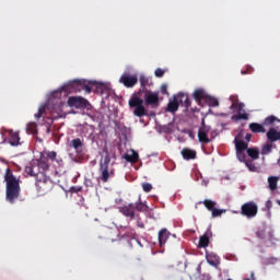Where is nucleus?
I'll use <instances>...</instances> for the list:
<instances>
[{
    "mask_svg": "<svg viewBox=\"0 0 280 280\" xmlns=\"http://www.w3.org/2000/svg\"><path fill=\"white\" fill-rule=\"evenodd\" d=\"M257 213H259V207L257 206V203H255V201L245 202L241 207V215H244L248 220H252V218H256Z\"/></svg>",
    "mask_w": 280,
    "mask_h": 280,
    "instance_id": "obj_5",
    "label": "nucleus"
},
{
    "mask_svg": "<svg viewBox=\"0 0 280 280\" xmlns=\"http://www.w3.org/2000/svg\"><path fill=\"white\" fill-rule=\"evenodd\" d=\"M236 151L245 152V150H248V142H245L244 140L237 139V137L234 139Z\"/></svg>",
    "mask_w": 280,
    "mask_h": 280,
    "instance_id": "obj_16",
    "label": "nucleus"
},
{
    "mask_svg": "<svg viewBox=\"0 0 280 280\" xmlns=\"http://www.w3.org/2000/svg\"><path fill=\"white\" fill-rule=\"evenodd\" d=\"M250 139H253V135H250V133H247L246 136H245V141H250Z\"/></svg>",
    "mask_w": 280,
    "mask_h": 280,
    "instance_id": "obj_51",
    "label": "nucleus"
},
{
    "mask_svg": "<svg viewBox=\"0 0 280 280\" xmlns=\"http://www.w3.org/2000/svg\"><path fill=\"white\" fill-rule=\"evenodd\" d=\"M139 78L137 74H132L130 72H124L119 79V83L126 86V89H132L133 86H137Z\"/></svg>",
    "mask_w": 280,
    "mask_h": 280,
    "instance_id": "obj_8",
    "label": "nucleus"
},
{
    "mask_svg": "<svg viewBox=\"0 0 280 280\" xmlns=\"http://www.w3.org/2000/svg\"><path fill=\"white\" fill-rule=\"evenodd\" d=\"M37 166L40 168L43 174L49 170V160L47 158H43L39 162H37Z\"/></svg>",
    "mask_w": 280,
    "mask_h": 280,
    "instance_id": "obj_22",
    "label": "nucleus"
},
{
    "mask_svg": "<svg viewBox=\"0 0 280 280\" xmlns=\"http://www.w3.org/2000/svg\"><path fill=\"white\" fill-rule=\"evenodd\" d=\"M265 125H261L259 122H250L249 124V130L254 132V135H259L266 132Z\"/></svg>",
    "mask_w": 280,
    "mask_h": 280,
    "instance_id": "obj_14",
    "label": "nucleus"
},
{
    "mask_svg": "<svg viewBox=\"0 0 280 280\" xmlns=\"http://www.w3.org/2000/svg\"><path fill=\"white\" fill-rule=\"evenodd\" d=\"M154 74H155V78H163V75H165V71L161 68H158L155 71H154Z\"/></svg>",
    "mask_w": 280,
    "mask_h": 280,
    "instance_id": "obj_44",
    "label": "nucleus"
},
{
    "mask_svg": "<svg viewBox=\"0 0 280 280\" xmlns=\"http://www.w3.org/2000/svg\"><path fill=\"white\" fill-rule=\"evenodd\" d=\"M279 261L278 258L275 257H269L267 259H265V266H270V265H275Z\"/></svg>",
    "mask_w": 280,
    "mask_h": 280,
    "instance_id": "obj_39",
    "label": "nucleus"
},
{
    "mask_svg": "<svg viewBox=\"0 0 280 280\" xmlns=\"http://www.w3.org/2000/svg\"><path fill=\"white\" fill-rule=\"evenodd\" d=\"M167 110L168 113H176L178 110V101L176 97L167 104Z\"/></svg>",
    "mask_w": 280,
    "mask_h": 280,
    "instance_id": "obj_27",
    "label": "nucleus"
},
{
    "mask_svg": "<svg viewBox=\"0 0 280 280\" xmlns=\"http://www.w3.org/2000/svg\"><path fill=\"white\" fill-rule=\"evenodd\" d=\"M257 237H259L260 240H264V231H258Z\"/></svg>",
    "mask_w": 280,
    "mask_h": 280,
    "instance_id": "obj_50",
    "label": "nucleus"
},
{
    "mask_svg": "<svg viewBox=\"0 0 280 280\" xmlns=\"http://www.w3.org/2000/svg\"><path fill=\"white\" fill-rule=\"evenodd\" d=\"M237 109H238V114L236 115V119H248V114L246 112H244V104L243 103H238L237 104ZM243 110V113H242Z\"/></svg>",
    "mask_w": 280,
    "mask_h": 280,
    "instance_id": "obj_20",
    "label": "nucleus"
},
{
    "mask_svg": "<svg viewBox=\"0 0 280 280\" xmlns=\"http://www.w3.org/2000/svg\"><path fill=\"white\" fill-rule=\"evenodd\" d=\"M118 211L125 215V218H130L135 220V203H129L118 208Z\"/></svg>",
    "mask_w": 280,
    "mask_h": 280,
    "instance_id": "obj_11",
    "label": "nucleus"
},
{
    "mask_svg": "<svg viewBox=\"0 0 280 280\" xmlns=\"http://www.w3.org/2000/svg\"><path fill=\"white\" fill-rule=\"evenodd\" d=\"M266 207H267V209H271L272 208V201L268 200L266 202Z\"/></svg>",
    "mask_w": 280,
    "mask_h": 280,
    "instance_id": "obj_52",
    "label": "nucleus"
},
{
    "mask_svg": "<svg viewBox=\"0 0 280 280\" xmlns=\"http://www.w3.org/2000/svg\"><path fill=\"white\" fill-rule=\"evenodd\" d=\"M244 163H245L246 167H248L249 172H255V170H257V166H255V164H253L252 161L247 160Z\"/></svg>",
    "mask_w": 280,
    "mask_h": 280,
    "instance_id": "obj_40",
    "label": "nucleus"
},
{
    "mask_svg": "<svg viewBox=\"0 0 280 280\" xmlns=\"http://www.w3.org/2000/svg\"><path fill=\"white\" fill-rule=\"evenodd\" d=\"M247 154L253 161H257L259 159V149L257 148H249L247 149Z\"/></svg>",
    "mask_w": 280,
    "mask_h": 280,
    "instance_id": "obj_26",
    "label": "nucleus"
},
{
    "mask_svg": "<svg viewBox=\"0 0 280 280\" xmlns=\"http://www.w3.org/2000/svg\"><path fill=\"white\" fill-rule=\"evenodd\" d=\"M236 158L241 163H245L246 160V153L244 151H236Z\"/></svg>",
    "mask_w": 280,
    "mask_h": 280,
    "instance_id": "obj_37",
    "label": "nucleus"
},
{
    "mask_svg": "<svg viewBox=\"0 0 280 280\" xmlns=\"http://www.w3.org/2000/svg\"><path fill=\"white\" fill-rule=\"evenodd\" d=\"M84 185H85L86 187H93V180H91V179H85Z\"/></svg>",
    "mask_w": 280,
    "mask_h": 280,
    "instance_id": "obj_49",
    "label": "nucleus"
},
{
    "mask_svg": "<svg viewBox=\"0 0 280 280\" xmlns=\"http://www.w3.org/2000/svg\"><path fill=\"white\" fill-rule=\"evenodd\" d=\"M21 138L19 137V132L10 131V145H19Z\"/></svg>",
    "mask_w": 280,
    "mask_h": 280,
    "instance_id": "obj_21",
    "label": "nucleus"
},
{
    "mask_svg": "<svg viewBox=\"0 0 280 280\" xmlns=\"http://www.w3.org/2000/svg\"><path fill=\"white\" fill-rule=\"evenodd\" d=\"M215 137H218V132L215 130L211 131V127L205 125V120H202L201 127L198 130L199 143H211Z\"/></svg>",
    "mask_w": 280,
    "mask_h": 280,
    "instance_id": "obj_4",
    "label": "nucleus"
},
{
    "mask_svg": "<svg viewBox=\"0 0 280 280\" xmlns=\"http://www.w3.org/2000/svg\"><path fill=\"white\" fill-rule=\"evenodd\" d=\"M5 199L10 205H14L21 196V179L14 176L12 170L7 168L4 173Z\"/></svg>",
    "mask_w": 280,
    "mask_h": 280,
    "instance_id": "obj_1",
    "label": "nucleus"
},
{
    "mask_svg": "<svg viewBox=\"0 0 280 280\" xmlns=\"http://www.w3.org/2000/svg\"><path fill=\"white\" fill-rule=\"evenodd\" d=\"M213 233L211 232V229H208L206 233L200 236L198 248H207V246H209V237H211Z\"/></svg>",
    "mask_w": 280,
    "mask_h": 280,
    "instance_id": "obj_12",
    "label": "nucleus"
},
{
    "mask_svg": "<svg viewBox=\"0 0 280 280\" xmlns=\"http://www.w3.org/2000/svg\"><path fill=\"white\" fill-rule=\"evenodd\" d=\"M96 93H104V90L106 89V85L103 83H96Z\"/></svg>",
    "mask_w": 280,
    "mask_h": 280,
    "instance_id": "obj_43",
    "label": "nucleus"
},
{
    "mask_svg": "<svg viewBox=\"0 0 280 280\" xmlns=\"http://www.w3.org/2000/svg\"><path fill=\"white\" fill-rule=\"evenodd\" d=\"M211 213H212V218H220V215L224 213V210L213 208Z\"/></svg>",
    "mask_w": 280,
    "mask_h": 280,
    "instance_id": "obj_38",
    "label": "nucleus"
},
{
    "mask_svg": "<svg viewBox=\"0 0 280 280\" xmlns=\"http://www.w3.org/2000/svg\"><path fill=\"white\" fill-rule=\"evenodd\" d=\"M278 205L280 206V200H278Z\"/></svg>",
    "mask_w": 280,
    "mask_h": 280,
    "instance_id": "obj_56",
    "label": "nucleus"
},
{
    "mask_svg": "<svg viewBox=\"0 0 280 280\" xmlns=\"http://www.w3.org/2000/svg\"><path fill=\"white\" fill-rule=\"evenodd\" d=\"M254 69L252 66H247L246 70H242V75H248L249 73H253Z\"/></svg>",
    "mask_w": 280,
    "mask_h": 280,
    "instance_id": "obj_45",
    "label": "nucleus"
},
{
    "mask_svg": "<svg viewBox=\"0 0 280 280\" xmlns=\"http://www.w3.org/2000/svg\"><path fill=\"white\" fill-rule=\"evenodd\" d=\"M139 82H140L141 89H145V86H150L151 80L145 75H140Z\"/></svg>",
    "mask_w": 280,
    "mask_h": 280,
    "instance_id": "obj_30",
    "label": "nucleus"
},
{
    "mask_svg": "<svg viewBox=\"0 0 280 280\" xmlns=\"http://www.w3.org/2000/svg\"><path fill=\"white\" fill-rule=\"evenodd\" d=\"M122 158L125 161H127V163H138L139 153H137L135 150H131V154L125 153Z\"/></svg>",
    "mask_w": 280,
    "mask_h": 280,
    "instance_id": "obj_15",
    "label": "nucleus"
},
{
    "mask_svg": "<svg viewBox=\"0 0 280 280\" xmlns=\"http://www.w3.org/2000/svg\"><path fill=\"white\" fill-rule=\"evenodd\" d=\"M68 105L73 108H89L91 106L89 101L81 96H70L68 98Z\"/></svg>",
    "mask_w": 280,
    "mask_h": 280,
    "instance_id": "obj_9",
    "label": "nucleus"
},
{
    "mask_svg": "<svg viewBox=\"0 0 280 280\" xmlns=\"http://www.w3.org/2000/svg\"><path fill=\"white\" fill-rule=\"evenodd\" d=\"M246 280H257V279L255 278V272H252V273H250V278H247Z\"/></svg>",
    "mask_w": 280,
    "mask_h": 280,
    "instance_id": "obj_53",
    "label": "nucleus"
},
{
    "mask_svg": "<svg viewBox=\"0 0 280 280\" xmlns=\"http://www.w3.org/2000/svg\"><path fill=\"white\" fill-rule=\"evenodd\" d=\"M194 100L198 104H200L202 100H207V94L205 93V90H196L194 92Z\"/></svg>",
    "mask_w": 280,
    "mask_h": 280,
    "instance_id": "obj_18",
    "label": "nucleus"
},
{
    "mask_svg": "<svg viewBox=\"0 0 280 280\" xmlns=\"http://www.w3.org/2000/svg\"><path fill=\"white\" fill-rule=\"evenodd\" d=\"M206 102H208L209 106H213V107L220 106V103L218 102V100L211 96H207Z\"/></svg>",
    "mask_w": 280,
    "mask_h": 280,
    "instance_id": "obj_35",
    "label": "nucleus"
},
{
    "mask_svg": "<svg viewBox=\"0 0 280 280\" xmlns=\"http://www.w3.org/2000/svg\"><path fill=\"white\" fill-rule=\"evenodd\" d=\"M103 152L105 155L100 161V178L102 183H108V180L115 176V168H113V165H110V153L108 152V149H103Z\"/></svg>",
    "mask_w": 280,
    "mask_h": 280,
    "instance_id": "obj_2",
    "label": "nucleus"
},
{
    "mask_svg": "<svg viewBox=\"0 0 280 280\" xmlns=\"http://www.w3.org/2000/svg\"><path fill=\"white\" fill-rule=\"evenodd\" d=\"M202 205L206 207V209H208V211H212L213 209H215L218 202L211 199H206L202 201Z\"/></svg>",
    "mask_w": 280,
    "mask_h": 280,
    "instance_id": "obj_29",
    "label": "nucleus"
},
{
    "mask_svg": "<svg viewBox=\"0 0 280 280\" xmlns=\"http://www.w3.org/2000/svg\"><path fill=\"white\" fill-rule=\"evenodd\" d=\"M268 183H269V189H271V191H275V189H277V184L279 183V177L270 176L268 177Z\"/></svg>",
    "mask_w": 280,
    "mask_h": 280,
    "instance_id": "obj_28",
    "label": "nucleus"
},
{
    "mask_svg": "<svg viewBox=\"0 0 280 280\" xmlns=\"http://www.w3.org/2000/svg\"><path fill=\"white\" fill-rule=\"evenodd\" d=\"M46 154H47V159H50V161H56V156H57L56 151H49Z\"/></svg>",
    "mask_w": 280,
    "mask_h": 280,
    "instance_id": "obj_46",
    "label": "nucleus"
},
{
    "mask_svg": "<svg viewBox=\"0 0 280 280\" xmlns=\"http://www.w3.org/2000/svg\"><path fill=\"white\" fill-rule=\"evenodd\" d=\"M135 205V211H148V206H145V203H143L142 201H139Z\"/></svg>",
    "mask_w": 280,
    "mask_h": 280,
    "instance_id": "obj_34",
    "label": "nucleus"
},
{
    "mask_svg": "<svg viewBox=\"0 0 280 280\" xmlns=\"http://www.w3.org/2000/svg\"><path fill=\"white\" fill-rule=\"evenodd\" d=\"M167 229H162L160 232H159V244L160 246H165V243L167 242Z\"/></svg>",
    "mask_w": 280,
    "mask_h": 280,
    "instance_id": "obj_19",
    "label": "nucleus"
},
{
    "mask_svg": "<svg viewBox=\"0 0 280 280\" xmlns=\"http://www.w3.org/2000/svg\"><path fill=\"white\" fill-rule=\"evenodd\" d=\"M182 156L185 159V161H191L196 159V151L191 149H183L182 150Z\"/></svg>",
    "mask_w": 280,
    "mask_h": 280,
    "instance_id": "obj_17",
    "label": "nucleus"
},
{
    "mask_svg": "<svg viewBox=\"0 0 280 280\" xmlns=\"http://www.w3.org/2000/svg\"><path fill=\"white\" fill-rule=\"evenodd\" d=\"M129 106L133 109V115L136 117H144L147 115L145 106H143V101L139 96H132L129 100Z\"/></svg>",
    "mask_w": 280,
    "mask_h": 280,
    "instance_id": "obj_6",
    "label": "nucleus"
},
{
    "mask_svg": "<svg viewBox=\"0 0 280 280\" xmlns=\"http://www.w3.org/2000/svg\"><path fill=\"white\" fill-rule=\"evenodd\" d=\"M144 103L147 106H159V93L145 90Z\"/></svg>",
    "mask_w": 280,
    "mask_h": 280,
    "instance_id": "obj_10",
    "label": "nucleus"
},
{
    "mask_svg": "<svg viewBox=\"0 0 280 280\" xmlns=\"http://www.w3.org/2000/svg\"><path fill=\"white\" fill-rule=\"evenodd\" d=\"M47 104L40 105L38 108V113L35 114V119H40V117H43L47 112Z\"/></svg>",
    "mask_w": 280,
    "mask_h": 280,
    "instance_id": "obj_31",
    "label": "nucleus"
},
{
    "mask_svg": "<svg viewBox=\"0 0 280 280\" xmlns=\"http://www.w3.org/2000/svg\"><path fill=\"white\" fill-rule=\"evenodd\" d=\"M175 98L177 104H182L185 108H189V106H191V101H189V96L185 93H179Z\"/></svg>",
    "mask_w": 280,
    "mask_h": 280,
    "instance_id": "obj_13",
    "label": "nucleus"
},
{
    "mask_svg": "<svg viewBox=\"0 0 280 280\" xmlns=\"http://www.w3.org/2000/svg\"><path fill=\"white\" fill-rule=\"evenodd\" d=\"M142 189H143V191H145V194H150V191H152V184L143 183L142 184Z\"/></svg>",
    "mask_w": 280,
    "mask_h": 280,
    "instance_id": "obj_42",
    "label": "nucleus"
},
{
    "mask_svg": "<svg viewBox=\"0 0 280 280\" xmlns=\"http://www.w3.org/2000/svg\"><path fill=\"white\" fill-rule=\"evenodd\" d=\"M70 191H72V194H80V191H82V186H72Z\"/></svg>",
    "mask_w": 280,
    "mask_h": 280,
    "instance_id": "obj_47",
    "label": "nucleus"
},
{
    "mask_svg": "<svg viewBox=\"0 0 280 280\" xmlns=\"http://www.w3.org/2000/svg\"><path fill=\"white\" fill-rule=\"evenodd\" d=\"M69 148H73V150H82V140L80 138L73 139L69 143Z\"/></svg>",
    "mask_w": 280,
    "mask_h": 280,
    "instance_id": "obj_24",
    "label": "nucleus"
},
{
    "mask_svg": "<svg viewBox=\"0 0 280 280\" xmlns=\"http://www.w3.org/2000/svg\"><path fill=\"white\" fill-rule=\"evenodd\" d=\"M26 131L30 132L31 135H36V132H37L36 122H28V125L26 127Z\"/></svg>",
    "mask_w": 280,
    "mask_h": 280,
    "instance_id": "obj_33",
    "label": "nucleus"
},
{
    "mask_svg": "<svg viewBox=\"0 0 280 280\" xmlns=\"http://www.w3.org/2000/svg\"><path fill=\"white\" fill-rule=\"evenodd\" d=\"M207 261L210 264V266H218V264H220V257H218L215 254H209L207 256Z\"/></svg>",
    "mask_w": 280,
    "mask_h": 280,
    "instance_id": "obj_23",
    "label": "nucleus"
},
{
    "mask_svg": "<svg viewBox=\"0 0 280 280\" xmlns=\"http://www.w3.org/2000/svg\"><path fill=\"white\" fill-rule=\"evenodd\" d=\"M272 152V143H267L261 148V154H270Z\"/></svg>",
    "mask_w": 280,
    "mask_h": 280,
    "instance_id": "obj_36",
    "label": "nucleus"
},
{
    "mask_svg": "<svg viewBox=\"0 0 280 280\" xmlns=\"http://www.w3.org/2000/svg\"><path fill=\"white\" fill-rule=\"evenodd\" d=\"M35 167H34V162H31L28 163L26 166H25V172L28 176H38V171H34Z\"/></svg>",
    "mask_w": 280,
    "mask_h": 280,
    "instance_id": "obj_25",
    "label": "nucleus"
},
{
    "mask_svg": "<svg viewBox=\"0 0 280 280\" xmlns=\"http://www.w3.org/2000/svg\"><path fill=\"white\" fill-rule=\"evenodd\" d=\"M33 167H35V168H34V172H37V175L35 176L36 178H40V174H45V173H43V172L40 171V168H39L37 162H33Z\"/></svg>",
    "mask_w": 280,
    "mask_h": 280,
    "instance_id": "obj_41",
    "label": "nucleus"
},
{
    "mask_svg": "<svg viewBox=\"0 0 280 280\" xmlns=\"http://www.w3.org/2000/svg\"><path fill=\"white\" fill-rule=\"evenodd\" d=\"M275 121H279V119L276 116H268L262 121V126H272V124H275Z\"/></svg>",
    "mask_w": 280,
    "mask_h": 280,
    "instance_id": "obj_32",
    "label": "nucleus"
},
{
    "mask_svg": "<svg viewBox=\"0 0 280 280\" xmlns=\"http://www.w3.org/2000/svg\"><path fill=\"white\" fill-rule=\"evenodd\" d=\"M161 94L162 95H170V93L167 92V84H162L161 85Z\"/></svg>",
    "mask_w": 280,
    "mask_h": 280,
    "instance_id": "obj_48",
    "label": "nucleus"
},
{
    "mask_svg": "<svg viewBox=\"0 0 280 280\" xmlns=\"http://www.w3.org/2000/svg\"><path fill=\"white\" fill-rule=\"evenodd\" d=\"M62 91H66L67 93H80L81 91H85V93H91L93 89L91 88V85H89V82L86 80L75 79L63 85Z\"/></svg>",
    "mask_w": 280,
    "mask_h": 280,
    "instance_id": "obj_3",
    "label": "nucleus"
},
{
    "mask_svg": "<svg viewBox=\"0 0 280 280\" xmlns=\"http://www.w3.org/2000/svg\"><path fill=\"white\" fill-rule=\"evenodd\" d=\"M138 226L140 228V229H144V224L143 223H141V222H138Z\"/></svg>",
    "mask_w": 280,
    "mask_h": 280,
    "instance_id": "obj_54",
    "label": "nucleus"
},
{
    "mask_svg": "<svg viewBox=\"0 0 280 280\" xmlns=\"http://www.w3.org/2000/svg\"><path fill=\"white\" fill-rule=\"evenodd\" d=\"M36 188L38 194H47V191H49V189H51V179H49V177H47V175L45 174H40V177L36 178Z\"/></svg>",
    "mask_w": 280,
    "mask_h": 280,
    "instance_id": "obj_7",
    "label": "nucleus"
},
{
    "mask_svg": "<svg viewBox=\"0 0 280 280\" xmlns=\"http://www.w3.org/2000/svg\"><path fill=\"white\" fill-rule=\"evenodd\" d=\"M201 270H202V266L199 265V266L197 267V271L200 273Z\"/></svg>",
    "mask_w": 280,
    "mask_h": 280,
    "instance_id": "obj_55",
    "label": "nucleus"
}]
</instances>
